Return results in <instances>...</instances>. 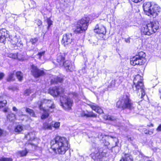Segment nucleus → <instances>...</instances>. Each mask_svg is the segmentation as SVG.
<instances>
[{
  "label": "nucleus",
  "instance_id": "obj_44",
  "mask_svg": "<svg viewBox=\"0 0 161 161\" xmlns=\"http://www.w3.org/2000/svg\"><path fill=\"white\" fill-rule=\"evenodd\" d=\"M114 140L115 142V146H117V142H118V139L116 138V137H114Z\"/></svg>",
  "mask_w": 161,
  "mask_h": 161
},
{
  "label": "nucleus",
  "instance_id": "obj_24",
  "mask_svg": "<svg viewBox=\"0 0 161 161\" xmlns=\"http://www.w3.org/2000/svg\"><path fill=\"white\" fill-rule=\"evenodd\" d=\"M120 161H132V158L129 154H125Z\"/></svg>",
  "mask_w": 161,
  "mask_h": 161
},
{
  "label": "nucleus",
  "instance_id": "obj_21",
  "mask_svg": "<svg viewBox=\"0 0 161 161\" xmlns=\"http://www.w3.org/2000/svg\"><path fill=\"white\" fill-rule=\"evenodd\" d=\"M36 132L34 131L31 132L25 135V138L30 142L34 140Z\"/></svg>",
  "mask_w": 161,
  "mask_h": 161
},
{
  "label": "nucleus",
  "instance_id": "obj_36",
  "mask_svg": "<svg viewBox=\"0 0 161 161\" xmlns=\"http://www.w3.org/2000/svg\"><path fill=\"white\" fill-rule=\"evenodd\" d=\"M10 42L13 45H16L18 42V39L16 37H14L11 39Z\"/></svg>",
  "mask_w": 161,
  "mask_h": 161
},
{
  "label": "nucleus",
  "instance_id": "obj_3",
  "mask_svg": "<svg viewBox=\"0 0 161 161\" xmlns=\"http://www.w3.org/2000/svg\"><path fill=\"white\" fill-rule=\"evenodd\" d=\"M38 104L40 110L42 111V115L41 117L42 119L47 118L49 116L47 111L53 112L55 107L53 102L50 100L44 99L41 100L38 102Z\"/></svg>",
  "mask_w": 161,
  "mask_h": 161
},
{
  "label": "nucleus",
  "instance_id": "obj_16",
  "mask_svg": "<svg viewBox=\"0 0 161 161\" xmlns=\"http://www.w3.org/2000/svg\"><path fill=\"white\" fill-rule=\"evenodd\" d=\"M8 31L5 29H2L0 30V42L3 43L7 37Z\"/></svg>",
  "mask_w": 161,
  "mask_h": 161
},
{
  "label": "nucleus",
  "instance_id": "obj_30",
  "mask_svg": "<svg viewBox=\"0 0 161 161\" xmlns=\"http://www.w3.org/2000/svg\"><path fill=\"white\" fill-rule=\"evenodd\" d=\"M27 149H28V147L25 148V149L24 150L19 151V154L21 156H25L28 152L27 150Z\"/></svg>",
  "mask_w": 161,
  "mask_h": 161
},
{
  "label": "nucleus",
  "instance_id": "obj_26",
  "mask_svg": "<svg viewBox=\"0 0 161 161\" xmlns=\"http://www.w3.org/2000/svg\"><path fill=\"white\" fill-rule=\"evenodd\" d=\"M24 129V126L23 125H17L14 129V131L18 133H20Z\"/></svg>",
  "mask_w": 161,
  "mask_h": 161
},
{
  "label": "nucleus",
  "instance_id": "obj_14",
  "mask_svg": "<svg viewBox=\"0 0 161 161\" xmlns=\"http://www.w3.org/2000/svg\"><path fill=\"white\" fill-rule=\"evenodd\" d=\"M94 31L98 34L103 35H105L106 32L105 27L100 24H97L96 26Z\"/></svg>",
  "mask_w": 161,
  "mask_h": 161
},
{
  "label": "nucleus",
  "instance_id": "obj_51",
  "mask_svg": "<svg viewBox=\"0 0 161 161\" xmlns=\"http://www.w3.org/2000/svg\"><path fill=\"white\" fill-rule=\"evenodd\" d=\"M125 41L127 43H130V38H125Z\"/></svg>",
  "mask_w": 161,
  "mask_h": 161
},
{
  "label": "nucleus",
  "instance_id": "obj_27",
  "mask_svg": "<svg viewBox=\"0 0 161 161\" xmlns=\"http://www.w3.org/2000/svg\"><path fill=\"white\" fill-rule=\"evenodd\" d=\"M35 145L34 144L31 143L30 142L28 141V142L26 143L25 144V148L28 147V149L27 150L29 152L30 150H32L33 147H35Z\"/></svg>",
  "mask_w": 161,
  "mask_h": 161
},
{
  "label": "nucleus",
  "instance_id": "obj_18",
  "mask_svg": "<svg viewBox=\"0 0 161 161\" xmlns=\"http://www.w3.org/2000/svg\"><path fill=\"white\" fill-rule=\"evenodd\" d=\"M92 109L96 112L101 114L103 113V109L99 106L94 103H91L88 104Z\"/></svg>",
  "mask_w": 161,
  "mask_h": 161
},
{
  "label": "nucleus",
  "instance_id": "obj_61",
  "mask_svg": "<svg viewBox=\"0 0 161 161\" xmlns=\"http://www.w3.org/2000/svg\"><path fill=\"white\" fill-rule=\"evenodd\" d=\"M147 161H152L151 160H148Z\"/></svg>",
  "mask_w": 161,
  "mask_h": 161
},
{
  "label": "nucleus",
  "instance_id": "obj_31",
  "mask_svg": "<svg viewBox=\"0 0 161 161\" xmlns=\"http://www.w3.org/2000/svg\"><path fill=\"white\" fill-rule=\"evenodd\" d=\"M117 86H118L123 81V77L121 76L116 78L114 79Z\"/></svg>",
  "mask_w": 161,
  "mask_h": 161
},
{
  "label": "nucleus",
  "instance_id": "obj_6",
  "mask_svg": "<svg viewBox=\"0 0 161 161\" xmlns=\"http://www.w3.org/2000/svg\"><path fill=\"white\" fill-rule=\"evenodd\" d=\"M116 107L122 109H128L131 110L133 109V104L130 98L129 94L126 93L121 96L116 103Z\"/></svg>",
  "mask_w": 161,
  "mask_h": 161
},
{
  "label": "nucleus",
  "instance_id": "obj_41",
  "mask_svg": "<svg viewBox=\"0 0 161 161\" xmlns=\"http://www.w3.org/2000/svg\"><path fill=\"white\" fill-rule=\"evenodd\" d=\"M38 40L37 38H33L31 39L30 41L33 44H34L37 42Z\"/></svg>",
  "mask_w": 161,
  "mask_h": 161
},
{
  "label": "nucleus",
  "instance_id": "obj_42",
  "mask_svg": "<svg viewBox=\"0 0 161 161\" xmlns=\"http://www.w3.org/2000/svg\"><path fill=\"white\" fill-rule=\"evenodd\" d=\"M0 161H12L10 158H3L0 159Z\"/></svg>",
  "mask_w": 161,
  "mask_h": 161
},
{
  "label": "nucleus",
  "instance_id": "obj_9",
  "mask_svg": "<svg viewBox=\"0 0 161 161\" xmlns=\"http://www.w3.org/2000/svg\"><path fill=\"white\" fill-rule=\"evenodd\" d=\"M146 56L145 53L143 52H140L138 55L131 58L130 63L131 64L135 66L136 65H142L145 62Z\"/></svg>",
  "mask_w": 161,
  "mask_h": 161
},
{
  "label": "nucleus",
  "instance_id": "obj_55",
  "mask_svg": "<svg viewBox=\"0 0 161 161\" xmlns=\"http://www.w3.org/2000/svg\"><path fill=\"white\" fill-rule=\"evenodd\" d=\"M3 133V130L0 129V136H1Z\"/></svg>",
  "mask_w": 161,
  "mask_h": 161
},
{
  "label": "nucleus",
  "instance_id": "obj_12",
  "mask_svg": "<svg viewBox=\"0 0 161 161\" xmlns=\"http://www.w3.org/2000/svg\"><path fill=\"white\" fill-rule=\"evenodd\" d=\"M153 2H146L143 4V7L144 10L146 14L149 16L151 13V10L154 4Z\"/></svg>",
  "mask_w": 161,
  "mask_h": 161
},
{
  "label": "nucleus",
  "instance_id": "obj_48",
  "mask_svg": "<svg viewBox=\"0 0 161 161\" xmlns=\"http://www.w3.org/2000/svg\"><path fill=\"white\" fill-rule=\"evenodd\" d=\"M18 115L19 116H22L23 115V112L20 111H19L17 113Z\"/></svg>",
  "mask_w": 161,
  "mask_h": 161
},
{
  "label": "nucleus",
  "instance_id": "obj_60",
  "mask_svg": "<svg viewBox=\"0 0 161 161\" xmlns=\"http://www.w3.org/2000/svg\"><path fill=\"white\" fill-rule=\"evenodd\" d=\"M39 22V24L40 25L42 23L41 21H40Z\"/></svg>",
  "mask_w": 161,
  "mask_h": 161
},
{
  "label": "nucleus",
  "instance_id": "obj_54",
  "mask_svg": "<svg viewBox=\"0 0 161 161\" xmlns=\"http://www.w3.org/2000/svg\"><path fill=\"white\" fill-rule=\"evenodd\" d=\"M147 126L149 127H153V125L152 123H150L149 124H148L147 125Z\"/></svg>",
  "mask_w": 161,
  "mask_h": 161
},
{
  "label": "nucleus",
  "instance_id": "obj_15",
  "mask_svg": "<svg viewBox=\"0 0 161 161\" xmlns=\"http://www.w3.org/2000/svg\"><path fill=\"white\" fill-rule=\"evenodd\" d=\"M31 72L33 75L36 78H38L42 75L44 74L43 70L38 69L37 67L34 65L32 66Z\"/></svg>",
  "mask_w": 161,
  "mask_h": 161
},
{
  "label": "nucleus",
  "instance_id": "obj_40",
  "mask_svg": "<svg viewBox=\"0 0 161 161\" xmlns=\"http://www.w3.org/2000/svg\"><path fill=\"white\" fill-rule=\"evenodd\" d=\"M33 92L32 90L30 89H27L25 92V96H29L31 93Z\"/></svg>",
  "mask_w": 161,
  "mask_h": 161
},
{
  "label": "nucleus",
  "instance_id": "obj_13",
  "mask_svg": "<svg viewBox=\"0 0 161 161\" xmlns=\"http://www.w3.org/2000/svg\"><path fill=\"white\" fill-rule=\"evenodd\" d=\"M160 11L161 9L159 6L154 3L151 10V13L149 14V16L155 17L158 15V13Z\"/></svg>",
  "mask_w": 161,
  "mask_h": 161
},
{
  "label": "nucleus",
  "instance_id": "obj_59",
  "mask_svg": "<svg viewBox=\"0 0 161 161\" xmlns=\"http://www.w3.org/2000/svg\"><path fill=\"white\" fill-rule=\"evenodd\" d=\"M32 98L35 97V94H32Z\"/></svg>",
  "mask_w": 161,
  "mask_h": 161
},
{
  "label": "nucleus",
  "instance_id": "obj_39",
  "mask_svg": "<svg viewBox=\"0 0 161 161\" xmlns=\"http://www.w3.org/2000/svg\"><path fill=\"white\" fill-rule=\"evenodd\" d=\"M7 103V102L5 100L3 101H0V108H2L5 106Z\"/></svg>",
  "mask_w": 161,
  "mask_h": 161
},
{
  "label": "nucleus",
  "instance_id": "obj_33",
  "mask_svg": "<svg viewBox=\"0 0 161 161\" xmlns=\"http://www.w3.org/2000/svg\"><path fill=\"white\" fill-rule=\"evenodd\" d=\"M115 86H117L115 83V81L114 80H113L109 83L108 87L109 88H114Z\"/></svg>",
  "mask_w": 161,
  "mask_h": 161
},
{
  "label": "nucleus",
  "instance_id": "obj_45",
  "mask_svg": "<svg viewBox=\"0 0 161 161\" xmlns=\"http://www.w3.org/2000/svg\"><path fill=\"white\" fill-rule=\"evenodd\" d=\"M143 131L145 134H148L149 130H147L146 128H144L143 129Z\"/></svg>",
  "mask_w": 161,
  "mask_h": 161
},
{
  "label": "nucleus",
  "instance_id": "obj_20",
  "mask_svg": "<svg viewBox=\"0 0 161 161\" xmlns=\"http://www.w3.org/2000/svg\"><path fill=\"white\" fill-rule=\"evenodd\" d=\"M80 115L82 117H97V115L92 112H88L83 111L81 112Z\"/></svg>",
  "mask_w": 161,
  "mask_h": 161
},
{
  "label": "nucleus",
  "instance_id": "obj_1",
  "mask_svg": "<svg viewBox=\"0 0 161 161\" xmlns=\"http://www.w3.org/2000/svg\"><path fill=\"white\" fill-rule=\"evenodd\" d=\"M64 91V89L61 87L55 86L50 88L48 93L53 96L60 95L61 105L64 110L69 111L71 109L72 101L68 97L62 94Z\"/></svg>",
  "mask_w": 161,
  "mask_h": 161
},
{
  "label": "nucleus",
  "instance_id": "obj_11",
  "mask_svg": "<svg viewBox=\"0 0 161 161\" xmlns=\"http://www.w3.org/2000/svg\"><path fill=\"white\" fill-rule=\"evenodd\" d=\"M98 152L96 153H92L91 154L92 158L95 161H101L103 157L106 156V151L103 150L102 148L98 149Z\"/></svg>",
  "mask_w": 161,
  "mask_h": 161
},
{
  "label": "nucleus",
  "instance_id": "obj_34",
  "mask_svg": "<svg viewBox=\"0 0 161 161\" xmlns=\"http://www.w3.org/2000/svg\"><path fill=\"white\" fill-rule=\"evenodd\" d=\"M45 53V51H42V52H39L37 54L36 57L40 59H42V58H43Z\"/></svg>",
  "mask_w": 161,
  "mask_h": 161
},
{
  "label": "nucleus",
  "instance_id": "obj_10",
  "mask_svg": "<svg viewBox=\"0 0 161 161\" xmlns=\"http://www.w3.org/2000/svg\"><path fill=\"white\" fill-rule=\"evenodd\" d=\"M62 44L66 47H71L74 44V40L71 33L63 35L62 41Z\"/></svg>",
  "mask_w": 161,
  "mask_h": 161
},
{
  "label": "nucleus",
  "instance_id": "obj_7",
  "mask_svg": "<svg viewBox=\"0 0 161 161\" xmlns=\"http://www.w3.org/2000/svg\"><path fill=\"white\" fill-rule=\"evenodd\" d=\"M143 77L139 75H136L134 77L133 86V90L136 92V93L140 96L141 92V96L140 97L144 99L143 97L145 96V91L144 89V86L142 82Z\"/></svg>",
  "mask_w": 161,
  "mask_h": 161
},
{
  "label": "nucleus",
  "instance_id": "obj_29",
  "mask_svg": "<svg viewBox=\"0 0 161 161\" xmlns=\"http://www.w3.org/2000/svg\"><path fill=\"white\" fill-rule=\"evenodd\" d=\"M16 76L18 80L21 81L23 79V74L20 71H18L16 73Z\"/></svg>",
  "mask_w": 161,
  "mask_h": 161
},
{
  "label": "nucleus",
  "instance_id": "obj_43",
  "mask_svg": "<svg viewBox=\"0 0 161 161\" xmlns=\"http://www.w3.org/2000/svg\"><path fill=\"white\" fill-rule=\"evenodd\" d=\"M48 27L49 28L52 25V21L49 19H47Z\"/></svg>",
  "mask_w": 161,
  "mask_h": 161
},
{
  "label": "nucleus",
  "instance_id": "obj_32",
  "mask_svg": "<svg viewBox=\"0 0 161 161\" xmlns=\"http://www.w3.org/2000/svg\"><path fill=\"white\" fill-rule=\"evenodd\" d=\"M26 112L28 113L31 116L35 117V114L33 110L28 108H26L25 109Z\"/></svg>",
  "mask_w": 161,
  "mask_h": 161
},
{
  "label": "nucleus",
  "instance_id": "obj_57",
  "mask_svg": "<svg viewBox=\"0 0 161 161\" xmlns=\"http://www.w3.org/2000/svg\"><path fill=\"white\" fill-rule=\"evenodd\" d=\"M154 81H155V83H156V84L157 83L158 81H157V78H155L154 80Z\"/></svg>",
  "mask_w": 161,
  "mask_h": 161
},
{
  "label": "nucleus",
  "instance_id": "obj_53",
  "mask_svg": "<svg viewBox=\"0 0 161 161\" xmlns=\"http://www.w3.org/2000/svg\"><path fill=\"white\" fill-rule=\"evenodd\" d=\"M13 111L15 112H17L18 111V109L15 107H13Z\"/></svg>",
  "mask_w": 161,
  "mask_h": 161
},
{
  "label": "nucleus",
  "instance_id": "obj_2",
  "mask_svg": "<svg viewBox=\"0 0 161 161\" xmlns=\"http://www.w3.org/2000/svg\"><path fill=\"white\" fill-rule=\"evenodd\" d=\"M51 148L56 153L64 154L69 147V142L64 137L57 136L51 142Z\"/></svg>",
  "mask_w": 161,
  "mask_h": 161
},
{
  "label": "nucleus",
  "instance_id": "obj_58",
  "mask_svg": "<svg viewBox=\"0 0 161 161\" xmlns=\"http://www.w3.org/2000/svg\"><path fill=\"white\" fill-rule=\"evenodd\" d=\"M159 93H160V94H161L160 97V98H161V88L160 89H159Z\"/></svg>",
  "mask_w": 161,
  "mask_h": 161
},
{
  "label": "nucleus",
  "instance_id": "obj_25",
  "mask_svg": "<svg viewBox=\"0 0 161 161\" xmlns=\"http://www.w3.org/2000/svg\"><path fill=\"white\" fill-rule=\"evenodd\" d=\"M42 129L44 130H52V126L51 124H49L47 122L43 123L42 126Z\"/></svg>",
  "mask_w": 161,
  "mask_h": 161
},
{
  "label": "nucleus",
  "instance_id": "obj_23",
  "mask_svg": "<svg viewBox=\"0 0 161 161\" xmlns=\"http://www.w3.org/2000/svg\"><path fill=\"white\" fill-rule=\"evenodd\" d=\"M62 81V79L56 76H54L53 78L51 79V84H55L58 82H61Z\"/></svg>",
  "mask_w": 161,
  "mask_h": 161
},
{
  "label": "nucleus",
  "instance_id": "obj_17",
  "mask_svg": "<svg viewBox=\"0 0 161 161\" xmlns=\"http://www.w3.org/2000/svg\"><path fill=\"white\" fill-rule=\"evenodd\" d=\"M65 53H60L57 55V61L61 66H63V62L65 60Z\"/></svg>",
  "mask_w": 161,
  "mask_h": 161
},
{
  "label": "nucleus",
  "instance_id": "obj_19",
  "mask_svg": "<svg viewBox=\"0 0 161 161\" xmlns=\"http://www.w3.org/2000/svg\"><path fill=\"white\" fill-rule=\"evenodd\" d=\"M73 64L70 61L66 60L63 62V66H64L67 70H71L74 69V66Z\"/></svg>",
  "mask_w": 161,
  "mask_h": 161
},
{
  "label": "nucleus",
  "instance_id": "obj_4",
  "mask_svg": "<svg viewBox=\"0 0 161 161\" xmlns=\"http://www.w3.org/2000/svg\"><path fill=\"white\" fill-rule=\"evenodd\" d=\"M38 104L40 110L42 111V115L41 117L42 119L47 118L49 116L47 111L53 112L55 107L53 102L50 100L44 99L41 100L38 102Z\"/></svg>",
  "mask_w": 161,
  "mask_h": 161
},
{
  "label": "nucleus",
  "instance_id": "obj_35",
  "mask_svg": "<svg viewBox=\"0 0 161 161\" xmlns=\"http://www.w3.org/2000/svg\"><path fill=\"white\" fill-rule=\"evenodd\" d=\"M52 127H53L56 129H58L60 126V123L58 122H56L54 123L53 122L51 124Z\"/></svg>",
  "mask_w": 161,
  "mask_h": 161
},
{
  "label": "nucleus",
  "instance_id": "obj_50",
  "mask_svg": "<svg viewBox=\"0 0 161 161\" xmlns=\"http://www.w3.org/2000/svg\"><path fill=\"white\" fill-rule=\"evenodd\" d=\"M104 145L105 146H107L109 144V143L108 141H105L104 143Z\"/></svg>",
  "mask_w": 161,
  "mask_h": 161
},
{
  "label": "nucleus",
  "instance_id": "obj_49",
  "mask_svg": "<svg viewBox=\"0 0 161 161\" xmlns=\"http://www.w3.org/2000/svg\"><path fill=\"white\" fill-rule=\"evenodd\" d=\"M153 132V130H149L148 134L151 135L152 134Z\"/></svg>",
  "mask_w": 161,
  "mask_h": 161
},
{
  "label": "nucleus",
  "instance_id": "obj_28",
  "mask_svg": "<svg viewBox=\"0 0 161 161\" xmlns=\"http://www.w3.org/2000/svg\"><path fill=\"white\" fill-rule=\"evenodd\" d=\"M7 119L9 121H13L15 119V114L13 113H10L8 114L7 116Z\"/></svg>",
  "mask_w": 161,
  "mask_h": 161
},
{
  "label": "nucleus",
  "instance_id": "obj_37",
  "mask_svg": "<svg viewBox=\"0 0 161 161\" xmlns=\"http://www.w3.org/2000/svg\"><path fill=\"white\" fill-rule=\"evenodd\" d=\"M104 119L109 120H114L115 119V118L114 117L109 115L105 116Z\"/></svg>",
  "mask_w": 161,
  "mask_h": 161
},
{
  "label": "nucleus",
  "instance_id": "obj_52",
  "mask_svg": "<svg viewBox=\"0 0 161 161\" xmlns=\"http://www.w3.org/2000/svg\"><path fill=\"white\" fill-rule=\"evenodd\" d=\"M127 138L128 140L129 141H131L132 140L131 137L130 136H127Z\"/></svg>",
  "mask_w": 161,
  "mask_h": 161
},
{
  "label": "nucleus",
  "instance_id": "obj_47",
  "mask_svg": "<svg viewBox=\"0 0 161 161\" xmlns=\"http://www.w3.org/2000/svg\"><path fill=\"white\" fill-rule=\"evenodd\" d=\"M4 75L3 73H0V80H1L4 76Z\"/></svg>",
  "mask_w": 161,
  "mask_h": 161
},
{
  "label": "nucleus",
  "instance_id": "obj_5",
  "mask_svg": "<svg viewBox=\"0 0 161 161\" xmlns=\"http://www.w3.org/2000/svg\"><path fill=\"white\" fill-rule=\"evenodd\" d=\"M159 27V24L158 21H153L147 24H142L140 29L142 35L150 36L155 33Z\"/></svg>",
  "mask_w": 161,
  "mask_h": 161
},
{
  "label": "nucleus",
  "instance_id": "obj_22",
  "mask_svg": "<svg viewBox=\"0 0 161 161\" xmlns=\"http://www.w3.org/2000/svg\"><path fill=\"white\" fill-rule=\"evenodd\" d=\"M8 56L10 58L14 59H16L17 58L19 60H22L24 59L23 56H22L21 57L20 56V54L16 53H10L8 54Z\"/></svg>",
  "mask_w": 161,
  "mask_h": 161
},
{
  "label": "nucleus",
  "instance_id": "obj_8",
  "mask_svg": "<svg viewBox=\"0 0 161 161\" xmlns=\"http://www.w3.org/2000/svg\"><path fill=\"white\" fill-rule=\"evenodd\" d=\"M90 18L88 17H84L79 21L75 30V33H80L87 30Z\"/></svg>",
  "mask_w": 161,
  "mask_h": 161
},
{
  "label": "nucleus",
  "instance_id": "obj_38",
  "mask_svg": "<svg viewBox=\"0 0 161 161\" xmlns=\"http://www.w3.org/2000/svg\"><path fill=\"white\" fill-rule=\"evenodd\" d=\"M14 72H13V73H11L10 74L8 77L7 79V80L8 81H10L14 80Z\"/></svg>",
  "mask_w": 161,
  "mask_h": 161
},
{
  "label": "nucleus",
  "instance_id": "obj_46",
  "mask_svg": "<svg viewBox=\"0 0 161 161\" xmlns=\"http://www.w3.org/2000/svg\"><path fill=\"white\" fill-rule=\"evenodd\" d=\"M156 130L158 131H161V124L157 128Z\"/></svg>",
  "mask_w": 161,
  "mask_h": 161
},
{
  "label": "nucleus",
  "instance_id": "obj_56",
  "mask_svg": "<svg viewBox=\"0 0 161 161\" xmlns=\"http://www.w3.org/2000/svg\"><path fill=\"white\" fill-rule=\"evenodd\" d=\"M8 108H5L4 109V111L5 112H6L8 111Z\"/></svg>",
  "mask_w": 161,
  "mask_h": 161
}]
</instances>
